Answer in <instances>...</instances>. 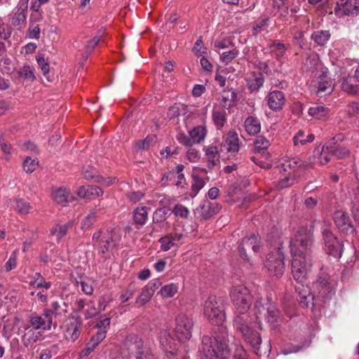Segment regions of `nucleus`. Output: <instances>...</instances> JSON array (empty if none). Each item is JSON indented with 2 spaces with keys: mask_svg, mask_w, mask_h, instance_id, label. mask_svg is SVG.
<instances>
[{
  "mask_svg": "<svg viewBox=\"0 0 359 359\" xmlns=\"http://www.w3.org/2000/svg\"><path fill=\"white\" fill-rule=\"evenodd\" d=\"M301 137H304V133L302 130H299L293 137V142L295 146L299 144L304 145L308 142H313L314 140V135L313 134L308 135L305 139H301Z\"/></svg>",
  "mask_w": 359,
  "mask_h": 359,
  "instance_id": "51",
  "label": "nucleus"
},
{
  "mask_svg": "<svg viewBox=\"0 0 359 359\" xmlns=\"http://www.w3.org/2000/svg\"><path fill=\"white\" fill-rule=\"evenodd\" d=\"M83 175L87 180H93L95 182H101V177L97 175L96 169L90 165L83 168Z\"/></svg>",
  "mask_w": 359,
  "mask_h": 359,
  "instance_id": "44",
  "label": "nucleus"
},
{
  "mask_svg": "<svg viewBox=\"0 0 359 359\" xmlns=\"http://www.w3.org/2000/svg\"><path fill=\"white\" fill-rule=\"evenodd\" d=\"M262 339L260 334L257 332H251L250 335L248 336V343L250 344L252 348L254 349V353L256 355H259V345L261 344Z\"/></svg>",
  "mask_w": 359,
  "mask_h": 359,
  "instance_id": "47",
  "label": "nucleus"
},
{
  "mask_svg": "<svg viewBox=\"0 0 359 359\" xmlns=\"http://www.w3.org/2000/svg\"><path fill=\"white\" fill-rule=\"evenodd\" d=\"M318 86L316 94L318 97H323L325 95L330 94L334 90L332 81L325 72H322L318 77Z\"/></svg>",
  "mask_w": 359,
  "mask_h": 359,
  "instance_id": "20",
  "label": "nucleus"
},
{
  "mask_svg": "<svg viewBox=\"0 0 359 359\" xmlns=\"http://www.w3.org/2000/svg\"><path fill=\"white\" fill-rule=\"evenodd\" d=\"M18 253V250H15L11 255L8 260L6 262L5 265L6 271H10L16 267Z\"/></svg>",
  "mask_w": 359,
  "mask_h": 359,
  "instance_id": "61",
  "label": "nucleus"
},
{
  "mask_svg": "<svg viewBox=\"0 0 359 359\" xmlns=\"http://www.w3.org/2000/svg\"><path fill=\"white\" fill-rule=\"evenodd\" d=\"M126 344L132 352H134L135 359H154L151 351L144 346L143 341L138 336L128 337Z\"/></svg>",
  "mask_w": 359,
  "mask_h": 359,
  "instance_id": "8",
  "label": "nucleus"
},
{
  "mask_svg": "<svg viewBox=\"0 0 359 359\" xmlns=\"http://www.w3.org/2000/svg\"><path fill=\"white\" fill-rule=\"evenodd\" d=\"M38 165L37 159H32L30 157H27L23 162V169L27 173L33 172Z\"/></svg>",
  "mask_w": 359,
  "mask_h": 359,
  "instance_id": "58",
  "label": "nucleus"
},
{
  "mask_svg": "<svg viewBox=\"0 0 359 359\" xmlns=\"http://www.w3.org/2000/svg\"><path fill=\"white\" fill-rule=\"evenodd\" d=\"M52 197L55 203L62 207L67 206L69 202L75 200L69 189L65 187L53 188Z\"/></svg>",
  "mask_w": 359,
  "mask_h": 359,
  "instance_id": "17",
  "label": "nucleus"
},
{
  "mask_svg": "<svg viewBox=\"0 0 359 359\" xmlns=\"http://www.w3.org/2000/svg\"><path fill=\"white\" fill-rule=\"evenodd\" d=\"M100 311L95 307V302L90 300L86 302V307L84 310L83 314L86 319L92 318L97 316Z\"/></svg>",
  "mask_w": 359,
  "mask_h": 359,
  "instance_id": "49",
  "label": "nucleus"
},
{
  "mask_svg": "<svg viewBox=\"0 0 359 359\" xmlns=\"http://www.w3.org/2000/svg\"><path fill=\"white\" fill-rule=\"evenodd\" d=\"M330 36L328 30H320L314 32L311 38L317 45L323 46L329 41Z\"/></svg>",
  "mask_w": 359,
  "mask_h": 359,
  "instance_id": "37",
  "label": "nucleus"
},
{
  "mask_svg": "<svg viewBox=\"0 0 359 359\" xmlns=\"http://www.w3.org/2000/svg\"><path fill=\"white\" fill-rule=\"evenodd\" d=\"M158 339L162 348L165 352L167 359H173L175 356L178 357L177 343L172 337L169 330H161L158 334Z\"/></svg>",
  "mask_w": 359,
  "mask_h": 359,
  "instance_id": "9",
  "label": "nucleus"
},
{
  "mask_svg": "<svg viewBox=\"0 0 359 359\" xmlns=\"http://www.w3.org/2000/svg\"><path fill=\"white\" fill-rule=\"evenodd\" d=\"M239 149V140L237 133L229 132L224 137V141L220 145V151L234 154Z\"/></svg>",
  "mask_w": 359,
  "mask_h": 359,
  "instance_id": "18",
  "label": "nucleus"
},
{
  "mask_svg": "<svg viewBox=\"0 0 359 359\" xmlns=\"http://www.w3.org/2000/svg\"><path fill=\"white\" fill-rule=\"evenodd\" d=\"M328 280L329 277L327 274L320 273L318 280L316 283L318 290L316 298L311 293L307 286L304 285L295 286V290L298 293L297 300L300 306L303 308H309V306L313 308L318 304V301L324 303L328 301L334 294V291Z\"/></svg>",
  "mask_w": 359,
  "mask_h": 359,
  "instance_id": "2",
  "label": "nucleus"
},
{
  "mask_svg": "<svg viewBox=\"0 0 359 359\" xmlns=\"http://www.w3.org/2000/svg\"><path fill=\"white\" fill-rule=\"evenodd\" d=\"M34 70V69L32 67L25 65L20 69L18 74L21 77H23L29 81H34L35 79Z\"/></svg>",
  "mask_w": 359,
  "mask_h": 359,
  "instance_id": "55",
  "label": "nucleus"
},
{
  "mask_svg": "<svg viewBox=\"0 0 359 359\" xmlns=\"http://www.w3.org/2000/svg\"><path fill=\"white\" fill-rule=\"evenodd\" d=\"M206 135V130L203 126H197L189 131L190 140L192 144H198L203 141Z\"/></svg>",
  "mask_w": 359,
  "mask_h": 359,
  "instance_id": "34",
  "label": "nucleus"
},
{
  "mask_svg": "<svg viewBox=\"0 0 359 359\" xmlns=\"http://www.w3.org/2000/svg\"><path fill=\"white\" fill-rule=\"evenodd\" d=\"M77 195L82 198H93L102 196L103 191L95 185L82 186L77 190Z\"/></svg>",
  "mask_w": 359,
  "mask_h": 359,
  "instance_id": "27",
  "label": "nucleus"
},
{
  "mask_svg": "<svg viewBox=\"0 0 359 359\" xmlns=\"http://www.w3.org/2000/svg\"><path fill=\"white\" fill-rule=\"evenodd\" d=\"M166 210L165 208H160L155 210L153 214V222L161 223L166 219Z\"/></svg>",
  "mask_w": 359,
  "mask_h": 359,
  "instance_id": "62",
  "label": "nucleus"
},
{
  "mask_svg": "<svg viewBox=\"0 0 359 359\" xmlns=\"http://www.w3.org/2000/svg\"><path fill=\"white\" fill-rule=\"evenodd\" d=\"M161 285V282L158 279L150 280L147 285L144 287L141 294L136 299L135 303L140 306L145 305L149 302L155 291Z\"/></svg>",
  "mask_w": 359,
  "mask_h": 359,
  "instance_id": "16",
  "label": "nucleus"
},
{
  "mask_svg": "<svg viewBox=\"0 0 359 359\" xmlns=\"http://www.w3.org/2000/svg\"><path fill=\"white\" fill-rule=\"evenodd\" d=\"M330 112V109L321 104H314L309 107L308 114L311 116L316 119H322L325 118Z\"/></svg>",
  "mask_w": 359,
  "mask_h": 359,
  "instance_id": "31",
  "label": "nucleus"
},
{
  "mask_svg": "<svg viewBox=\"0 0 359 359\" xmlns=\"http://www.w3.org/2000/svg\"><path fill=\"white\" fill-rule=\"evenodd\" d=\"M65 327V338L74 342L81 334L82 321L79 317L72 316L67 319Z\"/></svg>",
  "mask_w": 359,
  "mask_h": 359,
  "instance_id": "13",
  "label": "nucleus"
},
{
  "mask_svg": "<svg viewBox=\"0 0 359 359\" xmlns=\"http://www.w3.org/2000/svg\"><path fill=\"white\" fill-rule=\"evenodd\" d=\"M332 152L327 149V143L321 148L318 156V161L320 165H325L331 160Z\"/></svg>",
  "mask_w": 359,
  "mask_h": 359,
  "instance_id": "59",
  "label": "nucleus"
},
{
  "mask_svg": "<svg viewBox=\"0 0 359 359\" xmlns=\"http://www.w3.org/2000/svg\"><path fill=\"white\" fill-rule=\"evenodd\" d=\"M12 32V28L4 23L2 18H0V39L8 40L11 37Z\"/></svg>",
  "mask_w": 359,
  "mask_h": 359,
  "instance_id": "56",
  "label": "nucleus"
},
{
  "mask_svg": "<svg viewBox=\"0 0 359 359\" xmlns=\"http://www.w3.org/2000/svg\"><path fill=\"white\" fill-rule=\"evenodd\" d=\"M269 48L278 60H280L285 55V52L287 49V46L281 43L279 40L273 41L271 44H270Z\"/></svg>",
  "mask_w": 359,
  "mask_h": 359,
  "instance_id": "39",
  "label": "nucleus"
},
{
  "mask_svg": "<svg viewBox=\"0 0 359 359\" xmlns=\"http://www.w3.org/2000/svg\"><path fill=\"white\" fill-rule=\"evenodd\" d=\"M25 333L22 336V343L26 348L32 347V345L38 341L41 336V332L37 331L29 325L25 326Z\"/></svg>",
  "mask_w": 359,
  "mask_h": 359,
  "instance_id": "24",
  "label": "nucleus"
},
{
  "mask_svg": "<svg viewBox=\"0 0 359 359\" xmlns=\"http://www.w3.org/2000/svg\"><path fill=\"white\" fill-rule=\"evenodd\" d=\"M97 218V211H91L82 221L81 228L83 229H90L93 223L96 221Z\"/></svg>",
  "mask_w": 359,
  "mask_h": 359,
  "instance_id": "54",
  "label": "nucleus"
},
{
  "mask_svg": "<svg viewBox=\"0 0 359 359\" xmlns=\"http://www.w3.org/2000/svg\"><path fill=\"white\" fill-rule=\"evenodd\" d=\"M15 204L16 210L20 214H27L31 208L29 203L22 198H17Z\"/></svg>",
  "mask_w": 359,
  "mask_h": 359,
  "instance_id": "52",
  "label": "nucleus"
},
{
  "mask_svg": "<svg viewBox=\"0 0 359 359\" xmlns=\"http://www.w3.org/2000/svg\"><path fill=\"white\" fill-rule=\"evenodd\" d=\"M264 76L261 72L253 74V78L248 79V89L251 91L258 90L264 83Z\"/></svg>",
  "mask_w": 359,
  "mask_h": 359,
  "instance_id": "41",
  "label": "nucleus"
},
{
  "mask_svg": "<svg viewBox=\"0 0 359 359\" xmlns=\"http://www.w3.org/2000/svg\"><path fill=\"white\" fill-rule=\"evenodd\" d=\"M172 212L177 216L181 218H187L189 215V211L187 208L182 204H177L173 210Z\"/></svg>",
  "mask_w": 359,
  "mask_h": 359,
  "instance_id": "60",
  "label": "nucleus"
},
{
  "mask_svg": "<svg viewBox=\"0 0 359 359\" xmlns=\"http://www.w3.org/2000/svg\"><path fill=\"white\" fill-rule=\"evenodd\" d=\"M216 336H204L202 351L205 359H227L230 355L229 338L225 327H220Z\"/></svg>",
  "mask_w": 359,
  "mask_h": 359,
  "instance_id": "3",
  "label": "nucleus"
},
{
  "mask_svg": "<svg viewBox=\"0 0 359 359\" xmlns=\"http://www.w3.org/2000/svg\"><path fill=\"white\" fill-rule=\"evenodd\" d=\"M303 165H304L303 161L300 160L299 158L294 157L292 158L285 160L281 164V168L280 170L287 172L288 169L293 170Z\"/></svg>",
  "mask_w": 359,
  "mask_h": 359,
  "instance_id": "40",
  "label": "nucleus"
},
{
  "mask_svg": "<svg viewBox=\"0 0 359 359\" xmlns=\"http://www.w3.org/2000/svg\"><path fill=\"white\" fill-rule=\"evenodd\" d=\"M133 219L136 224H145L148 219V208L145 206L138 207L133 211Z\"/></svg>",
  "mask_w": 359,
  "mask_h": 359,
  "instance_id": "35",
  "label": "nucleus"
},
{
  "mask_svg": "<svg viewBox=\"0 0 359 359\" xmlns=\"http://www.w3.org/2000/svg\"><path fill=\"white\" fill-rule=\"evenodd\" d=\"M290 244L292 256V274L294 280L302 283L307 278L312 266V232L306 227H299Z\"/></svg>",
  "mask_w": 359,
  "mask_h": 359,
  "instance_id": "1",
  "label": "nucleus"
},
{
  "mask_svg": "<svg viewBox=\"0 0 359 359\" xmlns=\"http://www.w3.org/2000/svg\"><path fill=\"white\" fill-rule=\"evenodd\" d=\"M159 242L161 244V249L163 251H168L172 247H179V245L176 243H174V241L172 240V236H170L169 235H166L165 236L162 237L159 240Z\"/></svg>",
  "mask_w": 359,
  "mask_h": 359,
  "instance_id": "53",
  "label": "nucleus"
},
{
  "mask_svg": "<svg viewBox=\"0 0 359 359\" xmlns=\"http://www.w3.org/2000/svg\"><path fill=\"white\" fill-rule=\"evenodd\" d=\"M236 98V94L235 91L232 90H223L219 99V104L224 109H229L234 105Z\"/></svg>",
  "mask_w": 359,
  "mask_h": 359,
  "instance_id": "30",
  "label": "nucleus"
},
{
  "mask_svg": "<svg viewBox=\"0 0 359 359\" xmlns=\"http://www.w3.org/2000/svg\"><path fill=\"white\" fill-rule=\"evenodd\" d=\"M203 313L209 322L217 327L215 330V336L219 332L220 327H224L223 323L226 319L222 301L215 296H210L205 302ZM226 329V327H225Z\"/></svg>",
  "mask_w": 359,
  "mask_h": 359,
  "instance_id": "4",
  "label": "nucleus"
},
{
  "mask_svg": "<svg viewBox=\"0 0 359 359\" xmlns=\"http://www.w3.org/2000/svg\"><path fill=\"white\" fill-rule=\"evenodd\" d=\"M36 60L41 69L43 74H48L50 71V65L47 60L45 58L44 54H39L36 55Z\"/></svg>",
  "mask_w": 359,
  "mask_h": 359,
  "instance_id": "57",
  "label": "nucleus"
},
{
  "mask_svg": "<svg viewBox=\"0 0 359 359\" xmlns=\"http://www.w3.org/2000/svg\"><path fill=\"white\" fill-rule=\"evenodd\" d=\"M29 285L36 288L45 289L46 290H48L51 287V283L46 281L40 273H35L32 276V280Z\"/></svg>",
  "mask_w": 359,
  "mask_h": 359,
  "instance_id": "33",
  "label": "nucleus"
},
{
  "mask_svg": "<svg viewBox=\"0 0 359 359\" xmlns=\"http://www.w3.org/2000/svg\"><path fill=\"white\" fill-rule=\"evenodd\" d=\"M175 333L179 341L189 340L192 335L193 320L184 314H180L175 319Z\"/></svg>",
  "mask_w": 359,
  "mask_h": 359,
  "instance_id": "7",
  "label": "nucleus"
},
{
  "mask_svg": "<svg viewBox=\"0 0 359 359\" xmlns=\"http://www.w3.org/2000/svg\"><path fill=\"white\" fill-rule=\"evenodd\" d=\"M205 156L208 161V166L210 169H212L219 163L220 154L222 153L215 145H210L204 148Z\"/></svg>",
  "mask_w": 359,
  "mask_h": 359,
  "instance_id": "26",
  "label": "nucleus"
},
{
  "mask_svg": "<svg viewBox=\"0 0 359 359\" xmlns=\"http://www.w3.org/2000/svg\"><path fill=\"white\" fill-rule=\"evenodd\" d=\"M344 140V135L339 134L335 137L331 138L327 142V149L332 152L333 156H336L337 158L341 159L345 158L349 155V150L339 144V142H341Z\"/></svg>",
  "mask_w": 359,
  "mask_h": 359,
  "instance_id": "14",
  "label": "nucleus"
},
{
  "mask_svg": "<svg viewBox=\"0 0 359 359\" xmlns=\"http://www.w3.org/2000/svg\"><path fill=\"white\" fill-rule=\"evenodd\" d=\"M333 219L336 226L341 233L351 235L355 233V229L349 216L344 211H336L334 213Z\"/></svg>",
  "mask_w": 359,
  "mask_h": 359,
  "instance_id": "12",
  "label": "nucleus"
},
{
  "mask_svg": "<svg viewBox=\"0 0 359 359\" xmlns=\"http://www.w3.org/2000/svg\"><path fill=\"white\" fill-rule=\"evenodd\" d=\"M254 151L255 154H259L264 158L269 155L267 149L269 147V141L264 136H258L253 140Z\"/></svg>",
  "mask_w": 359,
  "mask_h": 359,
  "instance_id": "28",
  "label": "nucleus"
},
{
  "mask_svg": "<svg viewBox=\"0 0 359 359\" xmlns=\"http://www.w3.org/2000/svg\"><path fill=\"white\" fill-rule=\"evenodd\" d=\"M248 244L252 245V250L255 253H259L261 249V239L259 236L252 235L248 238Z\"/></svg>",
  "mask_w": 359,
  "mask_h": 359,
  "instance_id": "63",
  "label": "nucleus"
},
{
  "mask_svg": "<svg viewBox=\"0 0 359 359\" xmlns=\"http://www.w3.org/2000/svg\"><path fill=\"white\" fill-rule=\"evenodd\" d=\"M236 317L233 320V326L237 332H240L244 339L246 340V331H247V310L238 309L236 310Z\"/></svg>",
  "mask_w": 359,
  "mask_h": 359,
  "instance_id": "22",
  "label": "nucleus"
},
{
  "mask_svg": "<svg viewBox=\"0 0 359 359\" xmlns=\"http://www.w3.org/2000/svg\"><path fill=\"white\" fill-rule=\"evenodd\" d=\"M297 182L298 179L294 176L291 177L290 172H289L288 175L280 177L277 182V187L280 189H284L294 184Z\"/></svg>",
  "mask_w": 359,
  "mask_h": 359,
  "instance_id": "46",
  "label": "nucleus"
},
{
  "mask_svg": "<svg viewBox=\"0 0 359 359\" xmlns=\"http://www.w3.org/2000/svg\"><path fill=\"white\" fill-rule=\"evenodd\" d=\"M178 287L174 283L164 285L160 290V294L164 298L172 297L177 292Z\"/></svg>",
  "mask_w": 359,
  "mask_h": 359,
  "instance_id": "48",
  "label": "nucleus"
},
{
  "mask_svg": "<svg viewBox=\"0 0 359 359\" xmlns=\"http://www.w3.org/2000/svg\"><path fill=\"white\" fill-rule=\"evenodd\" d=\"M285 103V98L283 93L280 90L271 91L267 96V104L269 107L278 111L283 108Z\"/></svg>",
  "mask_w": 359,
  "mask_h": 359,
  "instance_id": "23",
  "label": "nucleus"
},
{
  "mask_svg": "<svg viewBox=\"0 0 359 359\" xmlns=\"http://www.w3.org/2000/svg\"><path fill=\"white\" fill-rule=\"evenodd\" d=\"M346 111L347 114L351 117L359 113V103L357 102H351L346 106Z\"/></svg>",
  "mask_w": 359,
  "mask_h": 359,
  "instance_id": "64",
  "label": "nucleus"
},
{
  "mask_svg": "<svg viewBox=\"0 0 359 359\" xmlns=\"http://www.w3.org/2000/svg\"><path fill=\"white\" fill-rule=\"evenodd\" d=\"M247 287L245 285L235 286L231 292V297L236 310L244 309L246 305Z\"/></svg>",
  "mask_w": 359,
  "mask_h": 359,
  "instance_id": "19",
  "label": "nucleus"
},
{
  "mask_svg": "<svg viewBox=\"0 0 359 359\" xmlns=\"http://www.w3.org/2000/svg\"><path fill=\"white\" fill-rule=\"evenodd\" d=\"M323 240L325 243V250L327 254L339 258L343 251V244L334 234L327 229L323 231Z\"/></svg>",
  "mask_w": 359,
  "mask_h": 359,
  "instance_id": "10",
  "label": "nucleus"
},
{
  "mask_svg": "<svg viewBox=\"0 0 359 359\" xmlns=\"http://www.w3.org/2000/svg\"><path fill=\"white\" fill-rule=\"evenodd\" d=\"M334 10L339 15H357L359 14V0H341Z\"/></svg>",
  "mask_w": 359,
  "mask_h": 359,
  "instance_id": "15",
  "label": "nucleus"
},
{
  "mask_svg": "<svg viewBox=\"0 0 359 359\" xmlns=\"http://www.w3.org/2000/svg\"><path fill=\"white\" fill-rule=\"evenodd\" d=\"M49 311H44L41 315L34 313L29 317V322L30 327L36 330H42L43 331H49L51 330L52 326L54 328L56 324H53V319L49 316Z\"/></svg>",
  "mask_w": 359,
  "mask_h": 359,
  "instance_id": "11",
  "label": "nucleus"
},
{
  "mask_svg": "<svg viewBox=\"0 0 359 359\" xmlns=\"http://www.w3.org/2000/svg\"><path fill=\"white\" fill-rule=\"evenodd\" d=\"M156 139L155 135L147 136L144 140L137 141L135 147L138 150H147L155 142Z\"/></svg>",
  "mask_w": 359,
  "mask_h": 359,
  "instance_id": "50",
  "label": "nucleus"
},
{
  "mask_svg": "<svg viewBox=\"0 0 359 359\" xmlns=\"http://www.w3.org/2000/svg\"><path fill=\"white\" fill-rule=\"evenodd\" d=\"M27 1H20L14 13L11 23L13 26H20L26 22Z\"/></svg>",
  "mask_w": 359,
  "mask_h": 359,
  "instance_id": "25",
  "label": "nucleus"
},
{
  "mask_svg": "<svg viewBox=\"0 0 359 359\" xmlns=\"http://www.w3.org/2000/svg\"><path fill=\"white\" fill-rule=\"evenodd\" d=\"M226 112L223 109H217L216 107H215L212 111V120L214 123L218 128H222L226 121Z\"/></svg>",
  "mask_w": 359,
  "mask_h": 359,
  "instance_id": "38",
  "label": "nucleus"
},
{
  "mask_svg": "<svg viewBox=\"0 0 359 359\" xmlns=\"http://www.w3.org/2000/svg\"><path fill=\"white\" fill-rule=\"evenodd\" d=\"M284 259V254L280 247H278L269 253L265 266L271 276L278 278L283 274L285 266Z\"/></svg>",
  "mask_w": 359,
  "mask_h": 359,
  "instance_id": "6",
  "label": "nucleus"
},
{
  "mask_svg": "<svg viewBox=\"0 0 359 359\" xmlns=\"http://www.w3.org/2000/svg\"><path fill=\"white\" fill-rule=\"evenodd\" d=\"M220 210L221 206L219 205L204 201L197 209V212L200 214L201 219L207 220L217 214Z\"/></svg>",
  "mask_w": 359,
  "mask_h": 359,
  "instance_id": "21",
  "label": "nucleus"
},
{
  "mask_svg": "<svg viewBox=\"0 0 359 359\" xmlns=\"http://www.w3.org/2000/svg\"><path fill=\"white\" fill-rule=\"evenodd\" d=\"M192 180L190 196L191 198H194L198 194L199 191L204 187L205 185V181L202 177L197 174H193Z\"/></svg>",
  "mask_w": 359,
  "mask_h": 359,
  "instance_id": "36",
  "label": "nucleus"
},
{
  "mask_svg": "<svg viewBox=\"0 0 359 359\" xmlns=\"http://www.w3.org/2000/svg\"><path fill=\"white\" fill-rule=\"evenodd\" d=\"M252 299L255 301V303L252 311L254 312L255 319L258 320L260 318L259 316L264 310V306L261 303L262 297L260 296L259 293H255V295L252 296Z\"/></svg>",
  "mask_w": 359,
  "mask_h": 359,
  "instance_id": "43",
  "label": "nucleus"
},
{
  "mask_svg": "<svg viewBox=\"0 0 359 359\" xmlns=\"http://www.w3.org/2000/svg\"><path fill=\"white\" fill-rule=\"evenodd\" d=\"M93 240L100 243L99 253L104 255L118 244L121 235L116 229H107L104 233L99 230L93 235Z\"/></svg>",
  "mask_w": 359,
  "mask_h": 359,
  "instance_id": "5",
  "label": "nucleus"
},
{
  "mask_svg": "<svg viewBox=\"0 0 359 359\" xmlns=\"http://www.w3.org/2000/svg\"><path fill=\"white\" fill-rule=\"evenodd\" d=\"M340 88L341 90L351 95H356L359 88V84L355 83V81L352 77H344L341 80Z\"/></svg>",
  "mask_w": 359,
  "mask_h": 359,
  "instance_id": "29",
  "label": "nucleus"
},
{
  "mask_svg": "<svg viewBox=\"0 0 359 359\" xmlns=\"http://www.w3.org/2000/svg\"><path fill=\"white\" fill-rule=\"evenodd\" d=\"M267 316L266 320L268 323L276 327V323H278L280 318V311L276 308V306L270 302H267L266 304Z\"/></svg>",
  "mask_w": 359,
  "mask_h": 359,
  "instance_id": "32",
  "label": "nucleus"
},
{
  "mask_svg": "<svg viewBox=\"0 0 359 359\" xmlns=\"http://www.w3.org/2000/svg\"><path fill=\"white\" fill-rule=\"evenodd\" d=\"M71 226L70 222L63 225H57L51 229L50 234L52 236L56 235L57 241H60L67 234V230Z\"/></svg>",
  "mask_w": 359,
  "mask_h": 359,
  "instance_id": "45",
  "label": "nucleus"
},
{
  "mask_svg": "<svg viewBox=\"0 0 359 359\" xmlns=\"http://www.w3.org/2000/svg\"><path fill=\"white\" fill-rule=\"evenodd\" d=\"M261 130V121L255 116H248V135H256Z\"/></svg>",
  "mask_w": 359,
  "mask_h": 359,
  "instance_id": "42",
  "label": "nucleus"
}]
</instances>
